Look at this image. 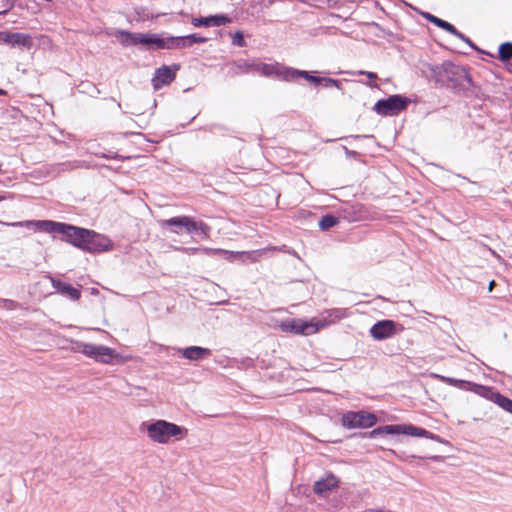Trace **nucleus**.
I'll list each match as a JSON object with an SVG mask.
<instances>
[{"label": "nucleus", "instance_id": "nucleus-22", "mask_svg": "<svg viewBox=\"0 0 512 512\" xmlns=\"http://www.w3.org/2000/svg\"><path fill=\"white\" fill-rule=\"evenodd\" d=\"M499 58L502 61H507L512 58V43L506 42L499 47Z\"/></svg>", "mask_w": 512, "mask_h": 512}, {"label": "nucleus", "instance_id": "nucleus-25", "mask_svg": "<svg viewBox=\"0 0 512 512\" xmlns=\"http://www.w3.org/2000/svg\"><path fill=\"white\" fill-rule=\"evenodd\" d=\"M319 84H323L325 87H336L338 89H340V82L336 79H333V78H328V77H322L321 78V82Z\"/></svg>", "mask_w": 512, "mask_h": 512}, {"label": "nucleus", "instance_id": "nucleus-28", "mask_svg": "<svg viewBox=\"0 0 512 512\" xmlns=\"http://www.w3.org/2000/svg\"><path fill=\"white\" fill-rule=\"evenodd\" d=\"M428 459L439 462V461L443 460V457L442 456H430V457H428Z\"/></svg>", "mask_w": 512, "mask_h": 512}, {"label": "nucleus", "instance_id": "nucleus-19", "mask_svg": "<svg viewBox=\"0 0 512 512\" xmlns=\"http://www.w3.org/2000/svg\"><path fill=\"white\" fill-rule=\"evenodd\" d=\"M211 354L210 350L207 348L199 347V346H191L182 350V355L192 361L202 360L208 357Z\"/></svg>", "mask_w": 512, "mask_h": 512}, {"label": "nucleus", "instance_id": "nucleus-3", "mask_svg": "<svg viewBox=\"0 0 512 512\" xmlns=\"http://www.w3.org/2000/svg\"><path fill=\"white\" fill-rule=\"evenodd\" d=\"M389 434V435H409L413 437H425L431 440L437 441L439 443L450 445L449 441L441 438L440 436L427 431L424 428L416 427L411 424H392L385 425L374 430L370 431L366 434L369 438H375L378 435Z\"/></svg>", "mask_w": 512, "mask_h": 512}, {"label": "nucleus", "instance_id": "nucleus-11", "mask_svg": "<svg viewBox=\"0 0 512 512\" xmlns=\"http://www.w3.org/2000/svg\"><path fill=\"white\" fill-rule=\"evenodd\" d=\"M239 68L244 72L255 71L264 76H277L281 79L284 78L285 67L279 64H267L261 61L245 62L239 65Z\"/></svg>", "mask_w": 512, "mask_h": 512}, {"label": "nucleus", "instance_id": "nucleus-18", "mask_svg": "<svg viewBox=\"0 0 512 512\" xmlns=\"http://www.w3.org/2000/svg\"><path fill=\"white\" fill-rule=\"evenodd\" d=\"M297 76H300V77L304 78L305 80L310 81L312 83H316V84H319L321 82V78H322V77L312 76V75H310V73L308 71L296 70V69H291V68L285 67L283 80L292 81Z\"/></svg>", "mask_w": 512, "mask_h": 512}, {"label": "nucleus", "instance_id": "nucleus-7", "mask_svg": "<svg viewBox=\"0 0 512 512\" xmlns=\"http://www.w3.org/2000/svg\"><path fill=\"white\" fill-rule=\"evenodd\" d=\"M408 103L409 100L401 95H392L387 99L377 101L374 110L380 115L392 116L406 109Z\"/></svg>", "mask_w": 512, "mask_h": 512}, {"label": "nucleus", "instance_id": "nucleus-1", "mask_svg": "<svg viewBox=\"0 0 512 512\" xmlns=\"http://www.w3.org/2000/svg\"><path fill=\"white\" fill-rule=\"evenodd\" d=\"M1 223L7 226L27 227L47 233L62 234L64 236V240L90 253L108 252L113 249V243L107 236L98 234L93 230L79 228L64 223L50 220Z\"/></svg>", "mask_w": 512, "mask_h": 512}, {"label": "nucleus", "instance_id": "nucleus-32", "mask_svg": "<svg viewBox=\"0 0 512 512\" xmlns=\"http://www.w3.org/2000/svg\"><path fill=\"white\" fill-rule=\"evenodd\" d=\"M493 286H494V281H492V282L490 283V285H489V291H492Z\"/></svg>", "mask_w": 512, "mask_h": 512}, {"label": "nucleus", "instance_id": "nucleus-36", "mask_svg": "<svg viewBox=\"0 0 512 512\" xmlns=\"http://www.w3.org/2000/svg\"><path fill=\"white\" fill-rule=\"evenodd\" d=\"M510 70L512 71V64L510 65Z\"/></svg>", "mask_w": 512, "mask_h": 512}, {"label": "nucleus", "instance_id": "nucleus-29", "mask_svg": "<svg viewBox=\"0 0 512 512\" xmlns=\"http://www.w3.org/2000/svg\"><path fill=\"white\" fill-rule=\"evenodd\" d=\"M346 416H352V417H355V416H364L363 414H360V413H356V412H350L348 413ZM367 416H371L370 414H368Z\"/></svg>", "mask_w": 512, "mask_h": 512}, {"label": "nucleus", "instance_id": "nucleus-24", "mask_svg": "<svg viewBox=\"0 0 512 512\" xmlns=\"http://www.w3.org/2000/svg\"><path fill=\"white\" fill-rule=\"evenodd\" d=\"M336 223L337 219L335 217L325 216L320 220L319 225L322 229H328L333 227Z\"/></svg>", "mask_w": 512, "mask_h": 512}, {"label": "nucleus", "instance_id": "nucleus-8", "mask_svg": "<svg viewBox=\"0 0 512 512\" xmlns=\"http://www.w3.org/2000/svg\"><path fill=\"white\" fill-rule=\"evenodd\" d=\"M160 225L163 228L166 227H176L175 229H172L171 231L174 233L179 234L181 231H185L187 233H193L198 230H201V232L204 235H207V227L203 224H197L193 222L189 217L187 216H181V217H174L167 220L160 221Z\"/></svg>", "mask_w": 512, "mask_h": 512}, {"label": "nucleus", "instance_id": "nucleus-35", "mask_svg": "<svg viewBox=\"0 0 512 512\" xmlns=\"http://www.w3.org/2000/svg\"><path fill=\"white\" fill-rule=\"evenodd\" d=\"M0 94H1V95H2V94H4V91H3V90H0Z\"/></svg>", "mask_w": 512, "mask_h": 512}, {"label": "nucleus", "instance_id": "nucleus-31", "mask_svg": "<svg viewBox=\"0 0 512 512\" xmlns=\"http://www.w3.org/2000/svg\"><path fill=\"white\" fill-rule=\"evenodd\" d=\"M225 254H229L232 257H236L238 255V253H229V252H225Z\"/></svg>", "mask_w": 512, "mask_h": 512}, {"label": "nucleus", "instance_id": "nucleus-20", "mask_svg": "<svg viewBox=\"0 0 512 512\" xmlns=\"http://www.w3.org/2000/svg\"><path fill=\"white\" fill-rule=\"evenodd\" d=\"M114 35L122 45L131 46L138 44L139 33L116 31Z\"/></svg>", "mask_w": 512, "mask_h": 512}, {"label": "nucleus", "instance_id": "nucleus-21", "mask_svg": "<svg viewBox=\"0 0 512 512\" xmlns=\"http://www.w3.org/2000/svg\"><path fill=\"white\" fill-rule=\"evenodd\" d=\"M180 38L181 39L179 41V44H180L179 48H183V47L187 46V44L184 42L185 40L189 41L188 45H191L193 43H205L207 41V38L201 37V36H197L196 34H191V35H188V36H185V37H180Z\"/></svg>", "mask_w": 512, "mask_h": 512}, {"label": "nucleus", "instance_id": "nucleus-15", "mask_svg": "<svg viewBox=\"0 0 512 512\" xmlns=\"http://www.w3.org/2000/svg\"><path fill=\"white\" fill-rule=\"evenodd\" d=\"M177 68L172 70L167 66H163L156 71L155 77L153 78L154 89L158 90L164 85H168L175 78Z\"/></svg>", "mask_w": 512, "mask_h": 512}, {"label": "nucleus", "instance_id": "nucleus-5", "mask_svg": "<svg viewBox=\"0 0 512 512\" xmlns=\"http://www.w3.org/2000/svg\"><path fill=\"white\" fill-rule=\"evenodd\" d=\"M147 436L153 442L165 444L168 443L171 437H177L183 433V429L173 423L157 420L153 423L145 425Z\"/></svg>", "mask_w": 512, "mask_h": 512}, {"label": "nucleus", "instance_id": "nucleus-13", "mask_svg": "<svg viewBox=\"0 0 512 512\" xmlns=\"http://www.w3.org/2000/svg\"><path fill=\"white\" fill-rule=\"evenodd\" d=\"M339 480L333 474L317 480L314 484V492L320 497H328L330 492L337 489Z\"/></svg>", "mask_w": 512, "mask_h": 512}, {"label": "nucleus", "instance_id": "nucleus-4", "mask_svg": "<svg viewBox=\"0 0 512 512\" xmlns=\"http://www.w3.org/2000/svg\"><path fill=\"white\" fill-rule=\"evenodd\" d=\"M74 350L104 364L123 363L128 359L121 356L115 350L103 345L76 342Z\"/></svg>", "mask_w": 512, "mask_h": 512}, {"label": "nucleus", "instance_id": "nucleus-12", "mask_svg": "<svg viewBox=\"0 0 512 512\" xmlns=\"http://www.w3.org/2000/svg\"><path fill=\"white\" fill-rule=\"evenodd\" d=\"M371 337L381 341L393 337L396 333V323L392 320H381L369 330Z\"/></svg>", "mask_w": 512, "mask_h": 512}, {"label": "nucleus", "instance_id": "nucleus-33", "mask_svg": "<svg viewBox=\"0 0 512 512\" xmlns=\"http://www.w3.org/2000/svg\"><path fill=\"white\" fill-rule=\"evenodd\" d=\"M3 200H5V197L0 195V202L3 201Z\"/></svg>", "mask_w": 512, "mask_h": 512}, {"label": "nucleus", "instance_id": "nucleus-34", "mask_svg": "<svg viewBox=\"0 0 512 512\" xmlns=\"http://www.w3.org/2000/svg\"><path fill=\"white\" fill-rule=\"evenodd\" d=\"M369 85L372 87H376V84H374V83H370Z\"/></svg>", "mask_w": 512, "mask_h": 512}, {"label": "nucleus", "instance_id": "nucleus-2", "mask_svg": "<svg viewBox=\"0 0 512 512\" xmlns=\"http://www.w3.org/2000/svg\"><path fill=\"white\" fill-rule=\"evenodd\" d=\"M432 377L439 379L440 381L459 387L463 390H469L472 391L481 397L490 400L497 404L499 407H501L504 411L512 414V400L506 398L505 396L499 394L498 392L494 391L490 387L482 386L476 383L466 382L463 380L450 378L438 374H432Z\"/></svg>", "mask_w": 512, "mask_h": 512}, {"label": "nucleus", "instance_id": "nucleus-10", "mask_svg": "<svg viewBox=\"0 0 512 512\" xmlns=\"http://www.w3.org/2000/svg\"><path fill=\"white\" fill-rule=\"evenodd\" d=\"M0 44L11 48L30 50L33 46V38L27 33L0 31Z\"/></svg>", "mask_w": 512, "mask_h": 512}, {"label": "nucleus", "instance_id": "nucleus-6", "mask_svg": "<svg viewBox=\"0 0 512 512\" xmlns=\"http://www.w3.org/2000/svg\"><path fill=\"white\" fill-rule=\"evenodd\" d=\"M323 326L324 324L316 319H312L310 321L303 319H290L283 321L280 325L281 330L284 332H291L306 336L317 333Z\"/></svg>", "mask_w": 512, "mask_h": 512}, {"label": "nucleus", "instance_id": "nucleus-23", "mask_svg": "<svg viewBox=\"0 0 512 512\" xmlns=\"http://www.w3.org/2000/svg\"><path fill=\"white\" fill-rule=\"evenodd\" d=\"M58 289L61 293L68 295L73 300H78L81 296L80 291L70 285H61Z\"/></svg>", "mask_w": 512, "mask_h": 512}, {"label": "nucleus", "instance_id": "nucleus-27", "mask_svg": "<svg viewBox=\"0 0 512 512\" xmlns=\"http://www.w3.org/2000/svg\"><path fill=\"white\" fill-rule=\"evenodd\" d=\"M361 74H365L367 75V77H369L370 79H376V74L373 73V72H360Z\"/></svg>", "mask_w": 512, "mask_h": 512}, {"label": "nucleus", "instance_id": "nucleus-9", "mask_svg": "<svg viewBox=\"0 0 512 512\" xmlns=\"http://www.w3.org/2000/svg\"><path fill=\"white\" fill-rule=\"evenodd\" d=\"M181 38H161L157 34L139 33L138 44H142L149 49H179Z\"/></svg>", "mask_w": 512, "mask_h": 512}, {"label": "nucleus", "instance_id": "nucleus-26", "mask_svg": "<svg viewBox=\"0 0 512 512\" xmlns=\"http://www.w3.org/2000/svg\"><path fill=\"white\" fill-rule=\"evenodd\" d=\"M232 43L233 45L243 47L245 45L244 36L241 31H237L232 35Z\"/></svg>", "mask_w": 512, "mask_h": 512}, {"label": "nucleus", "instance_id": "nucleus-17", "mask_svg": "<svg viewBox=\"0 0 512 512\" xmlns=\"http://www.w3.org/2000/svg\"><path fill=\"white\" fill-rule=\"evenodd\" d=\"M341 425L347 429L368 428L377 423L378 418H339Z\"/></svg>", "mask_w": 512, "mask_h": 512}, {"label": "nucleus", "instance_id": "nucleus-16", "mask_svg": "<svg viewBox=\"0 0 512 512\" xmlns=\"http://www.w3.org/2000/svg\"><path fill=\"white\" fill-rule=\"evenodd\" d=\"M425 18L428 21H430L431 23L435 24L437 27L444 29L445 31L451 33L452 35L458 37L462 41H464L467 44H469L470 46H472V43L470 42V40L467 37H465L462 33H460L458 30H456V28L449 22H446V21H444L434 15H431V14H426Z\"/></svg>", "mask_w": 512, "mask_h": 512}, {"label": "nucleus", "instance_id": "nucleus-14", "mask_svg": "<svg viewBox=\"0 0 512 512\" xmlns=\"http://www.w3.org/2000/svg\"><path fill=\"white\" fill-rule=\"evenodd\" d=\"M231 18L224 14L211 15L207 17H192L191 23L194 27L222 26L231 23Z\"/></svg>", "mask_w": 512, "mask_h": 512}, {"label": "nucleus", "instance_id": "nucleus-30", "mask_svg": "<svg viewBox=\"0 0 512 512\" xmlns=\"http://www.w3.org/2000/svg\"><path fill=\"white\" fill-rule=\"evenodd\" d=\"M89 292H90L91 295H97L98 294V290L96 288L89 289Z\"/></svg>", "mask_w": 512, "mask_h": 512}]
</instances>
